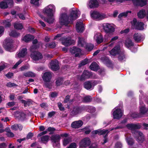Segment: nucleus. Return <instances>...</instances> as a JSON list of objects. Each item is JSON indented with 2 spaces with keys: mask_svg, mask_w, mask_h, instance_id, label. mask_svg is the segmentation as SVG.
Here are the masks:
<instances>
[{
  "mask_svg": "<svg viewBox=\"0 0 148 148\" xmlns=\"http://www.w3.org/2000/svg\"><path fill=\"white\" fill-rule=\"evenodd\" d=\"M69 136V134L68 133H64L61 134L60 135L53 136L51 139H60L61 137L66 138Z\"/></svg>",
  "mask_w": 148,
  "mask_h": 148,
  "instance_id": "nucleus-34",
  "label": "nucleus"
},
{
  "mask_svg": "<svg viewBox=\"0 0 148 148\" xmlns=\"http://www.w3.org/2000/svg\"><path fill=\"white\" fill-rule=\"evenodd\" d=\"M84 110H86L87 111L90 113H93L96 111L95 108L92 106H83Z\"/></svg>",
  "mask_w": 148,
  "mask_h": 148,
  "instance_id": "nucleus-25",
  "label": "nucleus"
},
{
  "mask_svg": "<svg viewBox=\"0 0 148 148\" xmlns=\"http://www.w3.org/2000/svg\"><path fill=\"white\" fill-rule=\"evenodd\" d=\"M14 27L17 29L21 30L23 29V27L21 24L16 23L14 24Z\"/></svg>",
  "mask_w": 148,
  "mask_h": 148,
  "instance_id": "nucleus-51",
  "label": "nucleus"
},
{
  "mask_svg": "<svg viewBox=\"0 0 148 148\" xmlns=\"http://www.w3.org/2000/svg\"><path fill=\"white\" fill-rule=\"evenodd\" d=\"M130 23L131 25L132 28L133 29H135L139 30H143L144 29V24L143 22H137V19L134 18Z\"/></svg>",
  "mask_w": 148,
  "mask_h": 148,
  "instance_id": "nucleus-3",
  "label": "nucleus"
},
{
  "mask_svg": "<svg viewBox=\"0 0 148 148\" xmlns=\"http://www.w3.org/2000/svg\"><path fill=\"white\" fill-rule=\"evenodd\" d=\"M52 78L51 72H46L43 74L42 78L44 82H50Z\"/></svg>",
  "mask_w": 148,
  "mask_h": 148,
  "instance_id": "nucleus-15",
  "label": "nucleus"
},
{
  "mask_svg": "<svg viewBox=\"0 0 148 148\" xmlns=\"http://www.w3.org/2000/svg\"><path fill=\"white\" fill-rule=\"evenodd\" d=\"M120 50V47L116 46L110 51V53L111 55L115 56L116 55L119 54Z\"/></svg>",
  "mask_w": 148,
  "mask_h": 148,
  "instance_id": "nucleus-20",
  "label": "nucleus"
},
{
  "mask_svg": "<svg viewBox=\"0 0 148 148\" xmlns=\"http://www.w3.org/2000/svg\"><path fill=\"white\" fill-rule=\"evenodd\" d=\"M56 129L53 127H49L46 130L40 133L37 135V137H40V139H49V136L48 135H44L46 134L47 133V131L50 132L49 134H53V132L55 131Z\"/></svg>",
  "mask_w": 148,
  "mask_h": 148,
  "instance_id": "nucleus-5",
  "label": "nucleus"
},
{
  "mask_svg": "<svg viewBox=\"0 0 148 148\" xmlns=\"http://www.w3.org/2000/svg\"><path fill=\"white\" fill-rule=\"evenodd\" d=\"M131 116L133 118H137L141 117L140 113H136L135 112L132 113L131 114Z\"/></svg>",
  "mask_w": 148,
  "mask_h": 148,
  "instance_id": "nucleus-58",
  "label": "nucleus"
},
{
  "mask_svg": "<svg viewBox=\"0 0 148 148\" xmlns=\"http://www.w3.org/2000/svg\"><path fill=\"white\" fill-rule=\"evenodd\" d=\"M50 65L52 70L56 71L59 69V65L56 62L52 61L51 62Z\"/></svg>",
  "mask_w": 148,
  "mask_h": 148,
  "instance_id": "nucleus-23",
  "label": "nucleus"
},
{
  "mask_svg": "<svg viewBox=\"0 0 148 148\" xmlns=\"http://www.w3.org/2000/svg\"><path fill=\"white\" fill-rule=\"evenodd\" d=\"M141 125V123L136 124L131 123L127 124L126 126L128 129L131 130L134 135H136L138 137L137 139H144V136L143 133L139 131L136 130L140 129Z\"/></svg>",
  "mask_w": 148,
  "mask_h": 148,
  "instance_id": "nucleus-2",
  "label": "nucleus"
},
{
  "mask_svg": "<svg viewBox=\"0 0 148 148\" xmlns=\"http://www.w3.org/2000/svg\"><path fill=\"white\" fill-rule=\"evenodd\" d=\"M84 110V107L82 106H75L73 107L70 112V115L72 117H74L81 114Z\"/></svg>",
  "mask_w": 148,
  "mask_h": 148,
  "instance_id": "nucleus-6",
  "label": "nucleus"
},
{
  "mask_svg": "<svg viewBox=\"0 0 148 148\" xmlns=\"http://www.w3.org/2000/svg\"><path fill=\"white\" fill-rule=\"evenodd\" d=\"M90 69L92 71H97L98 69V65L95 62H92L89 66Z\"/></svg>",
  "mask_w": 148,
  "mask_h": 148,
  "instance_id": "nucleus-31",
  "label": "nucleus"
},
{
  "mask_svg": "<svg viewBox=\"0 0 148 148\" xmlns=\"http://www.w3.org/2000/svg\"><path fill=\"white\" fill-rule=\"evenodd\" d=\"M71 142V139H63L62 141L63 145L64 146H66Z\"/></svg>",
  "mask_w": 148,
  "mask_h": 148,
  "instance_id": "nucleus-57",
  "label": "nucleus"
},
{
  "mask_svg": "<svg viewBox=\"0 0 148 148\" xmlns=\"http://www.w3.org/2000/svg\"><path fill=\"white\" fill-rule=\"evenodd\" d=\"M70 51L72 53L74 54L76 53L81 52V50L78 48L73 47L70 49Z\"/></svg>",
  "mask_w": 148,
  "mask_h": 148,
  "instance_id": "nucleus-33",
  "label": "nucleus"
},
{
  "mask_svg": "<svg viewBox=\"0 0 148 148\" xmlns=\"http://www.w3.org/2000/svg\"><path fill=\"white\" fill-rule=\"evenodd\" d=\"M137 15L139 18H143L146 16L145 11L144 9L140 10L137 13Z\"/></svg>",
  "mask_w": 148,
  "mask_h": 148,
  "instance_id": "nucleus-28",
  "label": "nucleus"
},
{
  "mask_svg": "<svg viewBox=\"0 0 148 148\" xmlns=\"http://www.w3.org/2000/svg\"><path fill=\"white\" fill-rule=\"evenodd\" d=\"M14 113L15 116L19 121H23L26 118V114L23 112L16 111Z\"/></svg>",
  "mask_w": 148,
  "mask_h": 148,
  "instance_id": "nucleus-14",
  "label": "nucleus"
},
{
  "mask_svg": "<svg viewBox=\"0 0 148 148\" xmlns=\"http://www.w3.org/2000/svg\"><path fill=\"white\" fill-rule=\"evenodd\" d=\"M108 130L103 129L101 130L99 129L92 131L91 132V134L92 135L98 134L99 135L104 136V139H107L108 134L109 132Z\"/></svg>",
  "mask_w": 148,
  "mask_h": 148,
  "instance_id": "nucleus-7",
  "label": "nucleus"
},
{
  "mask_svg": "<svg viewBox=\"0 0 148 148\" xmlns=\"http://www.w3.org/2000/svg\"><path fill=\"white\" fill-rule=\"evenodd\" d=\"M44 21L49 24H51L53 23L54 19L53 18L52 16H49L48 18H44Z\"/></svg>",
  "mask_w": 148,
  "mask_h": 148,
  "instance_id": "nucleus-40",
  "label": "nucleus"
},
{
  "mask_svg": "<svg viewBox=\"0 0 148 148\" xmlns=\"http://www.w3.org/2000/svg\"><path fill=\"white\" fill-rule=\"evenodd\" d=\"M39 47H40V46L39 44L33 45L30 47V51L31 52L33 51V50L36 49H38Z\"/></svg>",
  "mask_w": 148,
  "mask_h": 148,
  "instance_id": "nucleus-59",
  "label": "nucleus"
},
{
  "mask_svg": "<svg viewBox=\"0 0 148 148\" xmlns=\"http://www.w3.org/2000/svg\"><path fill=\"white\" fill-rule=\"evenodd\" d=\"M135 5L138 6L143 7L146 5L147 0H132Z\"/></svg>",
  "mask_w": 148,
  "mask_h": 148,
  "instance_id": "nucleus-17",
  "label": "nucleus"
},
{
  "mask_svg": "<svg viewBox=\"0 0 148 148\" xmlns=\"http://www.w3.org/2000/svg\"><path fill=\"white\" fill-rule=\"evenodd\" d=\"M94 45L91 43H87L86 44L85 48L88 51H91L94 48Z\"/></svg>",
  "mask_w": 148,
  "mask_h": 148,
  "instance_id": "nucleus-36",
  "label": "nucleus"
},
{
  "mask_svg": "<svg viewBox=\"0 0 148 148\" xmlns=\"http://www.w3.org/2000/svg\"><path fill=\"white\" fill-rule=\"evenodd\" d=\"M88 5L90 8H94L98 7L99 3L97 0H90Z\"/></svg>",
  "mask_w": 148,
  "mask_h": 148,
  "instance_id": "nucleus-21",
  "label": "nucleus"
},
{
  "mask_svg": "<svg viewBox=\"0 0 148 148\" xmlns=\"http://www.w3.org/2000/svg\"><path fill=\"white\" fill-rule=\"evenodd\" d=\"M61 41L62 45L65 46H68L72 45H74L75 43L74 40L70 38L65 37H61L60 39Z\"/></svg>",
  "mask_w": 148,
  "mask_h": 148,
  "instance_id": "nucleus-9",
  "label": "nucleus"
},
{
  "mask_svg": "<svg viewBox=\"0 0 148 148\" xmlns=\"http://www.w3.org/2000/svg\"><path fill=\"white\" fill-rule=\"evenodd\" d=\"M92 100V99L91 96L89 95L86 96L84 97L83 99V102L84 103H89Z\"/></svg>",
  "mask_w": 148,
  "mask_h": 148,
  "instance_id": "nucleus-41",
  "label": "nucleus"
},
{
  "mask_svg": "<svg viewBox=\"0 0 148 148\" xmlns=\"http://www.w3.org/2000/svg\"><path fill=\"white\" fill-rule=\"evenodd\" d=\"M20 35L19 33H17L16 31L15 30H13L9 34V35L12 37L16 38L17 37Z\"/></svg>",
  "mask_w": 148,
  "mask_h": 148,
  "instance_id": "nucleus-42",
  "label": "nucleus"
},
{
  "mask_svg": "<svg viewBox=\"0 0 148 148\" xmlns=\"http://www.w3.org/2000/svg\"><path fill=\"white\" fill-rule=\"evenodd\" d=\"M119 55L118 57V60L119 61L121 62L125 58V55L123 53H119Z\"/></svg>",
  "mask_w": 148,
  "mask_h": 148,
  "instance_id": "nucleus-50",
  "label": "nucleus"
},
{
  "mask_svg": "<svg viewBox=\"0 0 148 148\" xmlns=\"http://www.w3.org/2000/svg\"><path fill=\"white\" fill-rule=\"evenodd\" d=\"M53 9L50 8L49 7L45 8L44 10V12L45 14H47L48 16H52L53 14L52 13Z\"/></svg>",
  "mask_w": 148,
  "mask_h": 148,
  "instance_id": "nucleus-26",
  "label": "nucleus"
},
{
  "mask_svg": "<svg viewBox=\"0 0 148 148\" xmlns=\"http://www.w3.org/2000/svg\"><path fill=\"white\" fill-rule=\"evenodd\" d=\"M76 29L78 32H82L84 30L83 25L82 23H77L76 24Z\"/></svg>",
  "mask_w": 148,
  "mask_h": 148,
  "instance_id": "nucleus-24",
  "label": "nucleus"
},
{
  "mask_svg": "<svg viewBox=\"0 0 148 148\" xmlns=\"http://www.w3.org/2000/svg\"><path fill=\"white\" fill-rule=\"evenodd\" d=\"M91 141L90 139H82L79 143L80 147H86L89 146L91 144Z\"/></svg>",
  "mask_w": 148,
  "mask_h": 148,
  "instance_id": "nucleus-18",
  "label": "nucleus"
},
{
  "mask_svg": "<svg viewBox=\"0 0 148 148\" xmlns=\"http://www.w3.org/2000/svg\"><path fill=\"white\" fill-rule=\"evenodd\" d=\"M91 17L94 19L99 20L103 19L106 18V15L103 14L99 13L96 11H93L90 13Z\"/></svg>",
  "mask_w": 148,
  "mask_h": 148,
  "instance_id": "nucleus-8",
  "label": "nucleus"
},
{
  "mask_svg": "<svg viewBox=\"0 0 148 148\" xmlns=\"http://www.w3.org/2000/svg\"><path fill=\"white\" fill-rule=\"evenodd\" d=\"M122 146L121 143L119 142H116L115 145V148H121Z\"/></svg>",
  "mask_w": 148,
  "mask_h": 148,
  "instance_id": "nucleus-64",
  "label": "nucleus"
},
{
  "mask_svg": "<svg viewBox=\"0 0 148 148\" xmlns=\"http://www.w3.org/2000/svg\"><path fill=\"white\" fill-rule=\"evenodd\" d=\"M13 41L10 38H6L3 43V47L7 51L12 52L13 51L14 48L13 45Z\"/></svg>",
  "mask_w": 148,
  "mask_h": 148,
  "instance_id": "nucleus-4",
  "label": "nucleus"
},
{
  "mask_svg": "<svg viewBox=\"0 0 148 148\" xmlns=\"http://www.w3.org/2000/svg\"><path fill=\"white\" fill-rule=\"evenodd\" d=\"M88 59L86 58L81 62L79 64V66L81 67L83 66H84L88 63Z\"/></svg>",
  "mask_w": 148,
  "mask_h": 148,
  "instance_id": "nucleus-49",
  "label": "nucleus"
},
{
  "mask_svg": "<svg viewBox=\"0 0 148 148\" xmlns=\"http://www.w3.org/2000/svg\"><path fill=\"white\" fill-rule=\"evenodd\" d=\"M31 58L34 60H38L43 58L42 54L40 52L36 51H31L30 54Z\"/></svg>",
  "mask_w": 148,
  "mask_h": 148,
  "instance_id": "nucleus-11",
  "label": "nucleus"
},
{
  "mask_svg": "<svg viewBox=\"0 0 148 148\" xmlns=\"http://www.w3.org/2000/svg\"><path fill=\"white\" fill-rule=\"evenodd\" d=\"M53 143V145L54 148H59L60 147V139H51Z\"/></svg>",
  "mask_w": 148,
  "mask_h": 148,
  "instance_id": "nucleus-30",
  "label": "nucleus"
},
{
  "mask_svg": "<svg viewBox=\"0 0 148 148\" xmlns=\"http://www.w3.org/2000/svg\"><path fill=\"white\" fill-rule=\"evenodd\" d=\"M21 101L22 103L24 104V106L26 107L27 106V105L29 106L32 104V101L30 99H29L27 101H26L23 99H22L21 100Z\"/></svg>",
  "mask_w": 148,
  "mask_h": 148,
  "instance_id": "nucleus-37",
  "label": "nucleus"
},
{
  "mask_svg": "<svg viewBox=\"0 0 148 148\" xmlns=\"http://www.w3.org/2000/svg\"><path fill=\"white\" fill-rule=\"evenodd\" d=\"M85 43V39L84 38L80 37H78V45L79 46L83 47Z\"/></svg>",
  "mask_w": 148,
  "mask_h": 148,
  "instance_id": "nucleus-35",
  "label": "nucleus"
},
{
  "mask_svg": "<svg viewBox=\"0 0 148 148\" xmlns=\"http://www.w3.org/2000/svg\"><path fill=\"white\" fill-rule=\"evenodd\" d=\"M92 75V72L87 70H84L79 77V80L80 81H84L86 79L90 78Z\"/></svg>",
  "mask_w": 148,
  "mask_h": 148,
  "instance_id": "nucleus-12",
  "label": "nucleus"
},
{
  "mask_svg": "<svg viewBox=\"0 0 148 148\" xmlns=\"http://www.w3.org/2000/svg\"><path fill=\"white\" fill-rule=\"evenodd\" d=\"M55 43L54 42H51L48 44H47L45 45L46 47H48L50 48H53L55 47Z\"/></svg>",
  "mask_w": 148,
  "mask_h": 148,
  "instance_id": "nucleus-54",
  "label": "nucleus"
},
{
  "mask_svg": "<svg viewBox=\"0 0 148 148\" xmlns=\"http://www.w3.org/2000/svg\"><path fill=\"white\" fill-rule=\"evenodd\" d=\"M140 114H144L147 112L148 110L144 106H142L140 108Z\"/></svg>",
  "mask_w": 148,
  "mask_h": 148,
  "instance_id": "nucleus-45",
  "label": "nucleus"
},
{
  "mask_svg": "<svg viewBox=\"0 0 148 148\" xmlns=\"http://www.w3.org/2000/svg\"><path fill=\"white\" fill-rule=\"evenodd\" d=\"M84 88L87 90H90L92 87V83L90 81L85 82L84 83Z\"/></svg>",
  "mask_w": 148,
  "mask_h": 148,
  "instance_id": "nucleus-32",
  "label": "nucleus"
},
{
  "mask_svg": "<svg viewBox=\"0 0 148 148\" xmlns=\"http://www.w3.org/2000/svg\"><path fill=\"white\" fill-rule=\"evenodd\" d=\"M63 82V78L60 77L56 79L55 83L56 86H60L61 85Z\"/></svg>",
  "mask_w": 148,
  "mask_h": 148,
  "instance_id": "nucleus-39",
  "label": "nucleus"
},
{
  "mask_svg": "<svg viewBox=\"0 0 148 148\" xmlns=\"http://www.w3.org/2000/svg\"><path fill=\"white\" fill-rule=\"evenodd\" d=\"M101 60L107 66L110 67H112V62L108 57L106 56L102 57L101 58Z\"/></svg>",
  "mask_w": 148,
  "mask_h": 148,
  "instance_id": "nucleus-19",
  "label": "nucleus"
},
{
  "mask_svg": "<svg viewBox=\"0 0 148 148\" xmlns=\"http://www.w3.org/2000/svg\"><path fill=\"white\" fill-rule=\"evenodd\" d=\"M123 115V113L120 109H118L114 111L113 113V118L114 119H119Z\"/></svg>",
  "mask_w": 148,
  "mask_h": 148,
  "instance_id": "nucleus-16",
  "label": "nucleus"
},
{
  "mask_svg": "<svg viewBox=\"0 0 148 148\" xmlns=\"http://www.w3.org/2000/svg\"><path fill=\"white\" fill-rule=\"evenodd\" d=\"M96 41L97 44H99L102 42L103 41V38L102 36L99 35L97 36Z\"/></svg>",
  "mask_w": 148,
  "mask_h": 148,
  "instance_id": "nucleus-47",
  "label": "nucleus"
},
{
  "mask_svg": "<svg viewBox=\"0 0 148 148\" xmlns=\"http://www.w3.org/2000/svg\"><path fill=\"white\" fill-rule=\"evenodd\" d=\"M89 148H99L98 144L96 143H92L89 146Z\"/></svg>",
  "mask_w": 148,
  "mask_h": 148,
  "instance_id": "nucleus-62",
  "label": "nucleus"
},
{
  "mask_svg": "<svg viewBox=\"0 0 148 148\" xmlns=\"http://www.w3.org/2000/svg\"><path fill=\"white\" fill-rule=\"evenodd\" d=\"M6 135L9 137L13 138L14 137V135L13 133L11 132L10 129H8V131H6Z\"/></svg>",
  "mask_w": 148,
  "mask_h": 148,
  "instance_id": "nucleus-53",
  "label": "nucleus"
},
{
  "mask_svg": "<svg viewBox=\"0 0 148 148\" xmlns=\"http://www.w3.org/2000/svg\"><path fill=\"white\" fill-rule=\"evenodd\" d=\"M45 86L47 88L49 89H51L52 88V83H50V82H44Z\"/></svg>",
  "mask_w": 148,
  "mask_h": 148,
  "instance_id": "nucleus-52",
  "label": "nucleus"
},
{
  "mask_svg": "<svg viewBox=\"0 0 148 148\" xmlns=\"http://www.w3.org/2000/svg\"><path fill=\"white\" fill-rule=\"evenodd\" d=\"M125 45L127 48H129L132 46H134V43L131 40L128 39L126 40Z\"/></svg>",
  "mask_w": 148,
  "mask_h": 148,
  "instance_id": "nucleus-38",
  "label": "nucleus"
},
{
  "mask_svg": "<svg viewBox=\"0 0 148 148\" xmlns=\"http://www.w3.org/2000/svg\"><path fill=\"white\" fill-rule=\"evenodd\" d=\"M78 10L73 9L70 12L69 15L65 13L60 14L59 22L60 24L63 25L67 26L69 24H72L74 20L76 19L79 17Z\"/></svg>",
  "mask_w": 148,
  "mask_h": 148,
  "instance_id": "nucleus-1",
  "label": "nucleus"
},
{
  "mask_svg": "<svg viewBox=\"0 0 148 148\" xmlns=\"http://www.w3.org/2000/svg\"><path fill=\"white\" fill-rule=\"evenodd\" d=\"M8 8L7 3L5 1H2L0 2V8L2 9H5Z\"/></svg>",
  "mask_w": 148,
  "mask_h": 148,
  "instance_id": "nucleus-48",
  "label": "nucleus"
},
{
  "mask_svg": "<svg viewBox=\"0 0 148 148\" xmlns=\"http://www.w3.org/2000/svg\"><path fill=\"white\" fill-rule=\"evenodd\" d=\"M27 49L26 48H23L18 53V55L19 58H23L27 53Z\"/></svg>",
  "mask_w": 148,
  "mask_h": 148,
  "instance_id": "nucleus-27",
  "label": "nucleus"
},
{
  "mask_svg": "<svg viewBox=\"0 0 148 148\" xmlns=\"http://www.w3.org/2000/svg\"><path fill=\"white\" fill-rule=\"evenodd\" d=\"M34 37L33 36L30 34H26L25 36L22 39V40L26 43L29 42L34 39Z\"/></svg>",
  "mask_w": 148,
  "mask_h": 148,
  "instance_id": "nucleus-22",
  "label": "nucleus"
},
{
  "mask_svg": "<svg viewBox=\"0 0 148 148\" xmlns=\"http://www.w3.org/2000/svg\"><path fill=\"white\" fill-rule=\"evenodd\" d=\"M7 4L8 5V8H11L14 6V1L13 0H5Z\"/></svg>",
  "mask_w": 148,
  "mask_h": 148,
  "instance_id": "nucleus-43",
  "label": "nucleus"
},
{
  "mask_svg": "<svg viewBox=\"0 0 148 148\" xmlns=\"http://www.w3.org/2000/svg\"><path fill=\"white\" fill-rule=\"evenodd\" d=\"M23 75L26 77H33L35 76L34 73L31 72L24 73Z\"/></svg>",
  "mask_w": 148,
  "mask_h": 148,
  "instance_id": "nucleus-46",
  "label": "nucleus"
},
{
  "mask_svg": "<svg viewBox=\"0 0 148 148\" xmlns=\"http://www.w3.org/2000/svg\"><path fill=\"white\" fill-rule=\"evenodd\" d=\"M88 127H85L84 128L82 129V130H83V131H84V133L85 134H88L90 133L91 132V130L88 129Z\"/></svg>",
  "mask_w": 148,
  "mask_h": 148,
  "instance_id": "nucleus-55",
  "label": "nucleus"
},
{
  "mask_svg": "<svg viewBox=\"0 0 148 148\" xmlns=\"http://www.w3.org/2000/svg\"><path fill=\"white\" fill-rule=\"evenodd\" d=\"M126 140L128 145L130 146L132 145L134 143L133 139H126Z\"/></svg>",
  "mask_w": 148,
  "mask_h": 148,
  "instance_id": "nucleus-61",
  "label": "nucleus"
},
{
  "mask_svg": "<svg viewBox=\"0 0 148 148\" xmlns=\"http://www.w3.org/2000/svg\"><path fill=\"white\" fill-rule=\"evenodd\" d=\"M83 122L82 120H79L73 122L71 124V127L74 129L79 128L83 125Z\"/></svg>",
  "mask_w": 148,
  "mask_h": 148,
  "instance_id": "nucleus-13",
  "label": "nucleus"
},
{
  "mask_svg": "<svg viewBox=\"0 0 148 148\" xmlns=\"http://www.w3.org/2000/svg\"><path fill=\"white\" fill-rule=\"evenodd\" d=\"M133 37L134 40L136 43H138L141 40V36L140 34L138 33H135L133 35Z\"/></svg>",
  "mask_w": 148,
  "mask_h": 148,
  "instance_id": "nucleus-29",
  "label": "nucleus"
},
{
  "mask_svg": "<svg viewBox=\"0 0 148 148\" xmlns=\"http://www.w3.org/2000/svg\"><path fill=\"white\" fill-rule=\"evenodd\" d=\"M66 148H77V145L75 143H72Z\"/></svg>",
  "mask_w": 148,
  "mask_h": 148,
  "instance_id": "nucleus-60",
  "label": "nucleus"
},
{
  "mask_svg": "<svg viewBox=\"0 0 148 148\" xmlns=\"http://www.w3.org/2000/svg\"><path fill=\"white\" fill-rule=\"evenodd\" d=\"M39 0H31L30 2L31 4L38 7L39 5Z\"/></svg>",
  "mask_w": 148,
  "mask_h": 148,
  "instance_id": "nucleus-56",
  "label": "nucleus"
},
{
  "mask_svg": "<svg viewBox=\"0 0 148 148\" xmlns=\"http://www.w3.org/2000/svg\"><path fill=\"white\" fill-rule=\"evenodd\" d=\"M103 27L104 32L106 33H112L115 31L114 28L110 23H104L103 25Z\"/></svg>",
  "mask_w": 148,
  "mask_h": 148,
  "instance_id": "nucleus-10",
  "label": "nucleus"
},
{
  "mask_svg": "<svg viewBox=\"0 0 148 148\" xmlns=\"http://www.w3.org/2000/svg\"><path fill=\"white\" fill-rule=\"evenodd\" d=\"M58 93L56 92H51L50 93V96L51 98H54L58 96Z\"/></svg>",
  "mask_w": 148,
  "mask_h": 148,
  "instance_id": "nucleus-63",
  "label": "nucleus"
},
{
  "mask_svg": "<svg viewBox=\"0 0 148 148\" xmlns=\"http://www.w3.org/2000/svg\"><path fill=\"white\" fill-rule=\"evenodd\" d=\"M131 11H127L125 12H122L118 15V17L120 18L123 16L126 17L127 16L128 13H131Z\"/></svg>",
  "mask_w": 148,
  "mask_h": 148,
  "instance_id": "nucleus-44",
  "label": "nucleus"
}]
</instances>
